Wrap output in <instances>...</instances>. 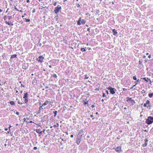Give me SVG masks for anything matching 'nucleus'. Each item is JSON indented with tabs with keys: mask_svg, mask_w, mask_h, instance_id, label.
Here are the masks:
<instances>
[{
	"mask_svg": "<svg viewBox=\"0 0 153 153\" xmlns=\"http://www.w3.org/2000/svg\"><path fill=\"white\" fill-rule=\"evenodd\" d=\"M140 81V80H139V79H138L137 80V82H139Z\"/></svg>",
	"mask_w": 153,
	"mask_h": 153,
	"instance_id": "49",
	"label": "nucleus"
},
{
	"mask_svg": "<svg viewBox=\"0 0 153 153\" xmlns=\"http://www.w3.org/2000/svg\"><path fill=\"white\" fill-rule=\"evenodd\" d=\"M33 149L34 150H36L37 149V148L36 147H34Z\"/></svg>",
	"mask_w": 153,
	"mask_h": 153,
	"instance_id": "37",
	"label": "nucleus"
},
{
	"mask_svg": "<svg viewBox=\"0 0 153 153\" xmlns=\"http://www.w3.org/2000/svg\"><path fill=\"white\" fill-rule=\"evenodd\" d=\"M27 92L25 94L24 96L23 97V98L25 99L27 97Z\"/></svg>",
	"mask_w": 153,
	"mask_h": 153,
	"instance_id": "13",
	"label": "nucleus"
},
{
	"mask_svg": "<svg viewBox=\"0 0 153 153\" xmlns=\"http://www.w3.org/2000/svg\"><path fill=\"white\" fill-rule=\"evenodd\" d=\"M57 3L56 2H55L54 4H53V5L54 6H56V5Z\"/></svg>",
	"mask_w": 153,
	"mask_h": 153,
	"instance_id": "42",
	"label": "nucleus"
},
{
	"mask_svg": "<svg viewBox=\"0 0 153 153\" xmlns=\"http://www.w3.org/2000/svg\"><path fill=\"white\" fill-rule=\"evenodd\" d=\"M127 98L128 99V100H127V102H130V101L132 100V99L131 98L127 97Z\"/></svg>",
	"mask_w": 153,
	"mask_h": 153,
	"instance_id": "16",
	"label": "nucleus"
},
{
	"mask_svg": "<svg viewBox=\"0 0 153 153\" xmlns=\"http://www.w3.org/2000/svg\"><path fill=\"white\" fill-rule=\"evenodd\" d=\"M74 137V135H71V137L72 138L73 137Z\"/></svg>",
	"mask_w": 153,
	"mask_h": 153,
	"instance_id": "50",
	"label": "nucleus"
},
{
	"mask_svg": "<svg viewBox=\"0 0 153 153\" xmlns=\"http://www.w3.org/2000/svg\"><path fill=\"white\" fill-rule=\"evenodd\" d=\"M42 131H41L40 132H39V134H41L42 132Z\"/></svg>",
	"mask_w": 153,
	"mask_h": 153,
	"instance_id": "59",
	"label": "nucleus"
},
{
	"mask_svg": "<svg viewBox=\"0 0 153 153\" xmlns=\"http://www.w3.org/2000/svg\"><path fill=\"white\" fill-rule=\"evenodd\" d=\"M81 50L82 51H86V50L84 48H81Z\"/></svg>",
	"mask_w": 153,
	"mask_h": 153,
	"instance_id": "19",
	"label": "nucleus"
},
{
	"mask_svg": "<svg viewBox=\"0 0 153 153\" xmlns=\"http://www.w3.org/2000/svg\"><path fill=\"white\" fill-rule=\"evenodd\" d=\"M45 130H44L43 131V132L45 133Z\"/></svg>",
	"mask_w": 153,
	"mask_h": 153,
	"instance_id": "62",
	"label": "nucleus"
},
{
	"mask_svg": "<svg viewBox=\"0 0 153 153\" xmlns=\"http://www.w3.org/2000/svg\"><path fill=\"white\" fill-rule=\"evenodd\" d=\"M95 107V106L94 105H91V107L92 108H94V107Z\"/></svg>",
	"mask_w": 153,
	"mask_h": 153,
	"instance_id": "45",
	"label": "nucleus"
},
{
	"mask_svg": "<svg viewBox=\"0 0 153 153\" xmlns=\"http://www.w3.org/2000/svg\"><path fill=\"white\" fill-rule=\"evenodd\" d=\"M143 146H147V143H145L143 144Z\"/></svg>",
	"mask_w": 153,
	"mask_h": 153,
	"instance_id": "30",
	"label": "nucleus"
},
{
	"mask_svg": "<svg viewBox=\"0 0 153 153\" xmlns=\"http://www.w3.org/2000/svg\"><path fill=\"white\" fill-rule=\"evenodd\" d=\"M88 77L86 75L85 76V79H88Z\"/></svg>",
	"mask_w": 153,
	"mask_h": 153,
	"instance_id": "33",
	"label": "nucleus"
},
{
	"mask_svg": "<svg viewBox=\"0 0 153 153\" xmlns=\"http://www.w3.org/2000/svg\"><path fill=\"white\" fill-rule=\"evenodd\" d=\"M27 120H28V118H27ZM26 118H23V120H24V121H25V120H26Z\"/></svg>",
	"mask_w": 153,
	"mask_h": 153,
	"instance_id": "34",
	"label": "nucleus"
},
{
	"mask_svg": "<svg viewBox=\"0 0 153 153\" xmlns=\"http://www.w3.org/2000/svg\"><path fill=\"white\" fill-rule=\"evenodd\" d=\"M145 140H146V141H145L146 143L148 141V140L147 139H146Z\"/></svg>",
	"mask_w": 153,
	"mask_h": 153,
	"instance_id": "51",
	"label": "nucleus"
},
{
	"mask_svg": "<svg viewBox=\"0 0 153 153\" xmlns=\"http://www.w3.org/2000/svg\"><path fill=\"white\" fill-rule=\"evenodd\" d=\"M11 127V126H10V127H9V131H8L7 132V133H9V132L10 131V128Z\"/></svg>",
	"mask_w": 153,
	"mask_h": 153,
	"instance_id": "31",
	"label": "nucleus"
},
{
	"mask_svg": "<svg viewBox=\"0 0 153 153\" xmlns=\"http://www.w3.org/2000/svg\"><path fill=\"white\" fill-rule=\"evenodd\" d=\"M7 17L8 18V19L9 20H10V19H12V17L11 16H7Z\"/></svg>",
	"mask_w": 153,
	"mask_h": 153,
	"instance_id": "23",
	"label": "nucleus"
},
{
	"mask_svg": "<svg viewBox=\"0 0 153 153\" xmlns=\"http://www.w3.org/2000/svg\"><path fill=\"white\" fill-rule=\"evenodd\" d=\"M146 92V91L145 90H142V91H141V93H142V94H143V93H144H144H145Z\"/></svg>",
	"mask_w": 153,
	"mask_h": 153,
	"instance_id": "26",
	"label": "nucleus"
},
{
	"mask_svg": "<svg viewBox=\"0 0 153 153\" xmlns=\"http://www.w3.org/2000/svg\"><path fill=\"white\" fill-rule=\"evenodd\" d=\"M146 122L149 125L151 124L153 122V117L151 116L148 117L147 119H146Z\"/></svg>",
	"mask_w": 153,
	"mask_h": 153,
	"instance_id": "1",
	"label": "nucleus"
},
{
	"mask_svg": "<svg viewBox=\"0 0 153 153\" xmlns=\"http://www.w3.org/2000/svg\"><path fill=\"white\" fill-rule=\"evenodd\" d=\"M29 2V0H27V2L28 3Z\"/></svg>",
	"mask_w": 153,
	"mask_h": 153,
	"instance_id": "56",
	"label": "nucleus"
},
{
	"mask_svg": "<svg viewBox=\"0 0 153 153\" xmlns=\"http://www.w3.org/2000/svg\"><path fill=\"white\" fill-rule=\"evenodd\" d=\"M61 7L59 5L55 8V9L54 10V11L55 13L57 14V13L59 12V11L61 10Z\"/></svg>",
	"mask_w": 153,
	"mask_h": 153,
	"instance_id": "3",
	"label": "nucleus"
},
{
	"mask_svg": "<svg viewBox=\"0 0 153 153\" xmlns=\"http://www.w3.org/2000/svg\"><path fill=\"white\" fill-rule=\"evenodd\" d=\"M22 18H23L24 17V16H23V15H22Z\"/></svg>",
	"mask_w": 153,
	"mask_h": 153,
	"instance_id": "64",
	"label": "nucleus"
},
{
	"mask_svg": "<svg viewBox=\"0 0 153 153\" xmlns=\"http://www.w3.org/2000/svg\"><path fill=\"white\" fill-rule=\"evenodd\" d=\"M18 103L19 104H22V102H20V101H19L18 102Z\"/></svg>",
	"mask_w": 153,
	"mask_h": 153,
	"instance_id": "32",
	"label": "nucleus"
},
{
	"mask_svg": "<svg viewBox=\"0 0 153 153\" xmlns=\"http://www.w3.org/2000/svg\"><path fill=\"white\" fill-rule=\"evenodd\" d=\"M49 102H50L49 101L46 100L42 105L40 106V107H39V109H40V108H42V107L44 105H47L48 104V103Z\"/></svg>",
	"mask_w": 153,
	"mask_h": 153,
	"instance_id": "6",
	"label": "nucleus"
},
{
	"mask_svg": "<svg viewBox=\"0 0 153 153\" xmlns=\"http://www.w3.org/2000/svg\"><path fill=\"white\" fill-rule=\"evenodd\" d=\"M104 101V100H103V99H102V100H101V101H102V102H103Z\"/></svg>",
	"mask_w": 153,
	"mask_h": 153,
	"instance_id": "54",
	"label": "nucleus"
},
{
	"mask_svg": "<svg viewBox=\"0 0 153 153\" xmlns=\"http://www.w3.org/2000/svg\"><path fill=\"white\" fill-rule=\"evenodd\" d=\"M16 114L17 115H19V113L18 112H16Z\"/></svg>",
	"mask_w": 153,
	"mask_h": 153,
	"instance_id": "41",
	"label": "nucleus"
},
{
	"mask_svg": "<svg viewBox=\"0 0 153 153\" xmlns=\"http://www.w3.org/2000/svg\"><path fill=\"white\" fill-rule=\"evenodd\" d=\"M16 54H13V55H12L10 57V59H13V58H15L16 57Z\"/></svg>",
	"mask_w": 153,
	"mask_h": 153,
	"instance_id": "11",
	"label": "nucleus"
},
{
	"mask_svg": "<svg viewBox=\"0 0 153 153\" xmlns=\"http://www.w3.org/2000/svg\"><path fill=\"white\" fill-rule=\"evenodd\" d=\"M143 79H144L147 82H148V79H149L150 82H151V80L150 79H148V78H147V79H146V78H143Z\"/></svg>",
	"mask_w": 153,
	"mask_h": 153,
	"instance_id": "15",
	"label": "nucleus"
},
{
	"mask_svg": "<svg viewBox=\"0 0 153 153\" xmlns=\"http://www.w3.org/2000/svg\"><path fill=\"white\" fill-rule=\"evenodd\" d=\"M150 102L149 100H147L146 102V104H149Z\"/></svg>",
	"mask_w": 153,
	"mask_h": 153,
	"instance_id": "29",
	"label": "nucleus"
},
{
	"mask_svg": "<svg viewBox=\"0 0 153 153\" xmlns=\"http://www.w3.org/2000/svg\"><path fill=\"white\" fill-rule=\"evenodd\" d=\"M49 68H51V65H49Z\"/></svg>",
	"mask_w": 153,
	"mask_h": 153,
	"instance_id": "58",
	"label": "nucleus"
},
{
	"mask_svg": "<svg viewBox=\"0 0 153 153\" xmlns=\"http://www.w3.org/2000/svg\"><path fill=\"white\" fill-rule=\"evenodd\" d=\"M28 101V100L27 99H25V103H27Z\"/></svg>",
	"mask_w": 153,
	"mask_h": 153,
	"instance_id": "28",
	"label": "nucleus"
},
{
	"mask_svg": "<svg viewBox=\"0 0 153 153\" xmlns=\"http://www.w3.org/2000/svg\"><path fill=\"white\" fill-rule=\"evenodd\" d=\"M90 117H94V116L92 114V115H91V116H90Z\"/></svg>",
	"mask_w": 153,
	"mask_h": 153,
	"instance_id": "48",
	"label": "nucleus"
},
{
	"mask_svg": "<svg viewBox=\"0 0 153 153\" xmlns=\"http://www.w3.org/2000/svg\"><path fill=\"white\" fill-rule=\"evenodd\" d=\"M80 140L79 139H77L76 140V142L77 144H79L80 142Z\"/></svg>",
	"mask_w": 153,
	"mask_h": 153,
	"instance_id": "10",
	"label": "nucleus"
},
{
	"mask_svg": "<svg viewBox=\"0 0 153 153\" xmlns=\"http://www.w3.org/2000/svg\"><path fill=\"white\" fill-rule=\"evenodd\" d=\"M146 105L147 104L146 103H144V105H143L144 106V107H146Z\"/></svg>",
	"mask_w": 153,
	"mask_h": 153,
	"instance_id": "38",
	"label": "nucleus"
},
{
	"mask_svg": "<svg viewBox=\"0 0 153 153\" xmlns=\"http://www.w3.org/2000/svg\"><path fill=\"white\" fill-rule=\"evenodd\" d=\"M7 128H5V130H6V131H7Z\"/></svg>",
	"mask_w": 153,
	"mask_h": 153,
	"instance_id": "60",
	"label": "nucleus"
},
{
	"mask_svg": "<svg viewBox=\"0 0 153 153\" xmlns=\"http://www.w3.org/2000/svg\"><path fill=\"white\" fill-rule=\"evenodd\" d=\"M148 58H151V55H149V56H148Z\"/></svg>",
	"mask_w": 153,
	"mask_h": 153,
	"instance_id": "47",
	"label": "nucleus"
},
{
	"mask_svg": "<svg viewBox=\"0 0 153 153\" xmlns=\"http://www.w3.org/2000/svg\"><path fill=\"white\" fill-rule=\"evenodd\" d=\"M115 150L117 152H119L121 151V148L120 147H117L116 148Z\"/></svg>",
	"mask_w": 153,
	"mask_h": 153,
	"instance_id": "7",
	"label": "nucleus"
},
{
	"mask_svg": "<svg viewBox=\"0 0 153 153\" xmlns=\"http://www.w3.org/2000/svg\"><path fill=\"white\" fill-rule=\"evenodd\" d=\"M10 104L12 105H15V103L13 101H10Z\"/></svg>",
	"mask_w": 153,
	"mask_h": 153,
	"instance_id": "12",
	"label": "nucleus"
},
{
	"mask_svg": "<svg viewBox=\"0 0 153 153\" xmlns=\"http://www.w3.org/2000/svg\"><path fill=\"white\" fill-rule=\"evenodd\" d=\"M108 89L110 91V93L112 94H114L115 93V91H116V90L114 88H112L111 87H108Z\"/></svg>",
	"mask_w": 153,
	"mask_h": 153,
	"instance_id": "2",
	"label": "nucleus"
},
{
	"mask_svg": "<svg viewBox=\"0 0 153 153\" xmlns=\"http://www.w3.org/2000/svg\"><path fill=\"white\" fill-rule=\"evenodd\" d=\"M85 20L84 19L82 20L81 21V23L82 24H85Z\"/></svg>",
	"mask_w": 153,
	"mask_h": 153,
	"instance_id": "17",
	"label": "nucleus"
},
{
	"mask_svg": "<svg viewBox=\"0 0 153 153\" xmlns=\"http://www.w3.org/2000/svg\"><path fill=\"white\" fill-rule=\"evenodd\" d=\"M85 104H87V102H85Z\"/></svg>",
	"mask_w": 153,
	"mask_h": 153,
	"instance_id": "63",
	"label": "nucleus"
},
{
	"mask_svg": "<svg viewBox=\"0 0 153 153\" xmlns=\"http://www.w3.org/2000/svg\"><path fill=\"white\" fill-rule=\"evenodd\" d=\"M6 16H4V20L5 21V22L6 24H7L8 25H13V24H12L10 22H7V21L6 20Z\"/></svg>",
	"mask_w": 153,
	"mask_h": 153,
	"instance_id": "5",
	"label": "nucleus"
},
{
	"mask_svg": "<svg viewBox=\"0 0 153 153\" xmlns=\"http://www.w3.org/2000/svg\"><path fill=\"white\" fill-rule=\"evenodd\" d=\"M130 102L133 105L135 103V101L133 100H131V101H130Z\"/></svg>",
	"mask_w": 153,
	"mask_h": 153,
	"instance_id": "14",
	"label": "nucleus"
},
{
	"mask_svg": "<svg viewBox=\"0 0 153 153\" xmlns=\"http://www.w3.org/2000/svg\"><path fill=\"white\" fill-rule=\"evenodd\" d=\"M44 59V57L42 56H39V57L37 59V60L39 62L42 63Z\"/></svg>",
	"mask_w": 153,
	"mask_h": 153,
	"instance_id": "4",
	"label": "nucleus"
},
{
	"mask_svg": "<svg viewBox=\"0 0 153 153\" xmlns=\"http://www.w3.org/2000/svg\"><path fill=\"white\" fill-rule=\"evenodd\" d=\"M2 11V10L0 9V13Z\"/></svg>",
	"mask_w": 153,
	"mask_h": 153,
	"instance_id": "57",
	"label": "nucleus"
},
{
	"mask_svg": "<svg viewBox=\"0 0 153 153\" xmlns=\"http://www.w3.org/2000/svg\"><path fill=\"white\" fill-rule=\"evenodd\" d=\"M149 53H146V55H149Z\"/></svg>",
	"mask_w": 153,
	"mask_h": 153,
	"instance_id": "55",
	"label": "nucleus"
},
{
	"mask_svg": "<svg viewBox=\"0 0 153 153\" xmlns=\"http://www.w3.org/2000/svg\"><path fill=\"white\" fill-rule=\"evenodd\" d=\"M133 79H134V80H137V78L135 76H134L133 77Z\"/></svg>",
	"mask_w": 153,
	"mask_h": 153,
	"instance_id": "27",
	"label": "nucleus"
},
{
	"mask_svg": "<svg viewBox=\"0 0 153 153\" xmlns=\"http://www.w3.org/2000/svg\"><path fill=\"white\" fill-rule=\"evenodd\" d=\"M105 96V93H103V95H102V97H104Z\"/></svg>",
	"mask_w": 153,
	"mask_h": 153,
	"instance_id": "35",
	"label": "nucleus"
},
{
	"mask_svg": "<svg viewBox=\"0 0 153 153\" xmlns=\"http://www.w3.org/2000/svg\"><path fill=\"white\" fill-rule=\"evenodd\" d=\"M59 124L58 123H56V125H54L53 127H58L59 126Z\"/></svg>",
	"mask_w": 153,
	"mask_h": 153,
	"instance_id": "24",
	"label": "nucleus"
},
{
	"mask_svg": "<svg viewBox=\"0 0 153 153\" xmlns=\"http://www.w3.org/2000/svg\"><path fill=\"white\" fill-rule=\"evenodd\" d=\"M136 85H133L131 88L130 89H132Z\"/></svg>",
	"mask_w": 153,
	"mask_h": 153,
	"instance_id": "40",
	"label": "nucleus"
},
{
	"mask_svg": "<svg viewBox=\"0 0 153 153\" xmlns=\"http://www.w3.org/2000/svg\"><path fill=\"white\" fill-rule=\"evenodd\" d=\"M81 21V18H80L78 20L77 22V24L78 25H81V23H80Z\"/></svg>",
	"mask_w": 153,
	"mask_h": 153,
	"instance_id": "9",
	"label": "nucleus"
},
{
	"mask_svg": "<svg viewBox=\"0 0 153 153\" xmlns=\"http://www.w3.org/2000/svg\"><path fill=\"white\" fill-rule=\"evenodd\" d=\"M57 113V111H55L53 112V113L54 114V117H56V116Z\"/></svg>",
	"mask_w": 153,
	"mask_h": 153,
	"instance_id": "20",
	"label": "nucleus"
},
{
	"mask_svg": "<svg viewBox=\"0 0 153 153\" xmlns=\"http://www.w3.org/2000/svg\"><path fill=\"white\" fill-rule=\"evenodd\" d=\"M112 32H113V34L114 35H116L117 33L116 31V30L115 29H113V30H112Z\"/></svg>",
	"mask_w": 153,
	"mask_h": 153,
	"instance_id": "8",
	"label": "nucleus"
},
{
	"mask_svg": "<svg viewBox=\"0 0 153 153\" xmlns=\"http://www.w3.org/2000/svg\"><path fill=\"white\" fill-rule=\"evenodd\" d=\"M123 90L124 91H126V90H127V89H126V88H123Z\"/></svg>",
	"mask_w": 153,
	"mask_h": 153,
	"instance_id": "46",
	"label": "nucleus"
},
{
	"mask_svg": "<svg viewBox=\"0 0 153 153\" xmlns=\"http://www.w3.org/2000/svg\"><path fill=\"white\" fill-rule=\"evenodd\" d=\"M18 91H16V93H18Z\"/></svg>",
	"mask_w": 153,
	"mask_h": 153,
	"instance_id": "61",
	"label": "nucleus"
},
{
	"mask_svg": "<svg viewBox=\"0 0 153 153\" xmlns=\"http://www.w3.org/2000/svg\"><path fill=\"white\" fill-rule=\"evenodd\" d=\"M35 9H34L33 10H32V13H33L34 12H35Z\"/></svg>",
	"mask_w": 153,
	"mask_h": 153,
	"instance_id": "36",
	"label": "nucleus"
},
{
	"mask_svg": "<svg viewBox=\"0 0 153 153\" xmlns=\"http://www.w3.org/2000/svg\"><path fill=\"white\" fill-rule=\"evenodd\" d=\"M36 131L37 133H39V132H40V130L38 129H36Z\"/></svg>",
	"mask_w": 153,
	"mask_h": 153,
	"instance_id": "25",
	"label": "nucleus"
},
{
	"mask_svg": "<svg viewBox=\"0 0 153 153\" xmlns=\"http://www.w3.org/2000/svg\"><path fill=\"white\" fill-rule=\"evenodd\" d=\"M52 76L53 77H54V78H57V76L55 74H53Z\"/></svg>",
	"mask_w": 153,
	"mask_h": 153,
	"instance_id": "21",
	"label": "nucleus"
},
{
	"mask_svg": "<svg viewBox=\"0 0 153 153\" xmlns=\"http://www.w3.org/2000/svg\"><path fill=\"white\" fill-rule=\"evenodd\" d=\"M152 96H152V93L149 94V96L150 98L152 97Z\"/></svg>",
	"mask_w": 153,
	"mask_h": 153,
	"instance_id": "22",
	"label": "nucleus"
},
{
	"mask_svg": "<svg viewBox=\"0 0 153 153\" xmlns=\"http://www.w3.org/2000/svg\"><path fill=\"white\" fill-rule=\"evenodd\" d=\"M24 19L26 22H29L30 21V20L29 19H27L26 18L24 19Z\"/></svg>",
	"mask_w": 153,
	"mask_h": 153,
	"instance_id": "18",
	"label": "nucleus"
},
{
	"mask_svg": "<svg viewBox=\"0 0 153 153\" xmlns=\"http://www.w3.org/2000/svg\"><path fill=\"white\" fill-rule=\"evenodd\" d=\"M14 8L16 10L19 11V10L17 9V8H16V7H15Z\"/></svg>",
	"mask_w": 153,
	"mask_h": 153,
	"instance_id": "44",
	"label": "nucleus"
},
{
	"mask_svg": "<svg viewBox=\"0 0 153 153\" xmlns=\"http://www.w3.org/2000/svg\"><path fill=\"white\" fill-rule=\"evenodd\" d=\"M39 111L38 112V113H40V109L39 108Z\"/></svg>",
	"mask_w": 153,
	"mask_h": 153,
	"instance_id": "52",
	"label": "nucleus"
},
{
	"mask_svg": "<svg viewBox=\"0 0 153 153\" xmlns=\"http://www.w3.org/2000/svg\"><path fill=\"white\" fill-rule=\"evenodd\" d=\"M146 57V56H143V58H145Z\"/></svg>",
	"mask_w": 153,
	"mask_h": 153,
	"instance_id": "53",
	"label": "nucleus"
},
{
	"mask_svg": "<svg viewBox=\"0 0 153 153\" xmlns=\"http://www.w3.org/2000/svg\"><path fill=\"white\" fill-rule=\"evenodd\" d=\"M90 28H88L87 29V30L88 31H89V32H90Z\"/></svg>",
	"mask_w": 153,
	"mask_h": 153,
	"instance_id": "39",
	"label": "nucleus"
},
{
	"mask_svg": "<svg viewBox=\"0 0 153 153\" xmlns=\"http://www.w3.org/2000/svg\"><path fill=\"white\" fill-rule=\"evenodd\" d=\"M105 92L108 94V91L107 90H106L105 91Z\"/></svg>",
	"mask_w": 153,
	"mask_h": 153,
	"instance_id": "43",
	"label": "nucleus"
}]
</instances>
